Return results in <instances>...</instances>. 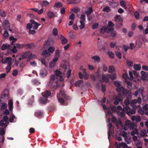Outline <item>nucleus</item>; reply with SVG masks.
Listing matches in <instances>:
<instances>
[{
    "label": "nucleus",
    "mask_w": 148,
    "mask_h": 148,
    "mask_svg": "<svg viewBox=\"0 0 148 148\" xmlns=\"http://www.w3.org/2000/svg\"><path fill=\"white\" fill-rule=\"evenodd\" d=\"M68 35L71 38H74L76 37V34L73 31L70 32L68 34Z\"/></svg>",
    "instance_id": "412c9836"
},
{
    "label": "nucleus",
    "mask_w": 148,
    "mask_h": 148,
    "mask_svg": "<svg viewBox=\"0 0 148 148\" xmlns=\"http://www.w3.org/2000/svg\"><path fill=\"white\" fill-rule=\"evenodd\" d=\"M126 63L127 65L130 67H132L133 65V63L132 61L127 60H126Z\"/></svg>",
    "instance_id": "ea45409f"
},
{
    "label": "nucleus",
    "mask_w": 148,
    "mask_h": 148,
    "mask_svg": "<svg viewBox=\"0 0 148 148\" xmlns=\"http://www.w3.org/2000/svg\"><path fill=\"white\" fill-rule=\"evenodd\" d=\"M8 94V92L7 91H4L1 95V98H3L6 97H7Z\"/></svg>",
    "instance_id": "c03bdc74"
},
{
    "label": "nucleus",
    "mask_w": 148,
    "mask_h": 148,
    "mask_svg": "<svg viewBox=\"0 0 148 148\" xmlns=\"http://www.w3.org/2000/svg\"><path fill=\"white\" fill-rule=\"evenodd\" d=\"M11 45L8 44H3L1 47V49L2 50H4L6 49H11Z\"/></svg>",
    "instance_id": "9d476101"
},
{
    "label": "nucleus",
    "mask_w": 148,
    "mask_h": 148,
    "mask_svg": "<svg viewBox=\"0 0 148 148\" xmlns=\"http://www.w3.org/2000/svg\"><path fill=\"white\" fill-rule=\"evenodd\" d=\"M84 21H80V25L79 26V28L81 29H82L85 27V24L84 23Z\"/></svg>",
    "instance_id": "a18cd8bd"
},
{
    "label": "nucleus",
    "mask_w": 148,
    "mask_h": 148,
    "mask_svg": "<svg viewBox=\"0 0 148 148\" xmlns=\"http://www.w3.org/2000/svg\"><path fill=\"white\" fill-rule=\"evenodd\" d=\"M101 32L103 33L106 32H107V27L106 26H103L100 30Z\"/></svg>",
    "instance_id": "37998d69"
},
{
    "label": "nucleus",
    "mask_w": 148,
    "mask_h": 148,
    "mask_svg": "<svg viewBox=\"0 0 148 148\" xmlns=\"http://www.w3.org/2000/svg\"><path fill=\"white\" fill-rule=\"evenodd\" d=\"M127 133L125 131H123L122 134V136L124 138L125 140H126L127 137Z\"/></svg>",
    "instance_id": "603ef678"
},
{
    "label": "nucleus",
    "mask_w": 148,
    "mask_h": 148,
    "mask_svg": "<svg viewBox=\"0 0 148 148\" xmlns=\"http://www.w3.org/2000/svg\"><path fill=\"white\" fill-rule=\"evenodd\" d=\"M107 76L110 79L112 80L116 79V75L115 73L108 74L107 75Z\"/></svg>",
    "instance_id": "2eb2a0df"
},
{
    "label": "nucleus",
    "mask_w": 148,
    "mask_h": 148,
    "mask_svg": "<svg viewBox=\"0 0 148 148\" xmlns=\"http://www.w3.org/2000/svg\"><path fill=\"white\" fill-rule=\"evenodd\" d=\"M107 33L110 34V32L114 31V29L113 27L107 26L106 27Z\"/></svg>",
    "instance_id": "5701e85b"
},
{
    "label": "nucleus",
    "mask_w": 148,
    "mask_h": 148,
    "mask_svg": "<svg viewBox=\"0 0 148 148\" xmlns=\"http://www.w3.org/2000/svg\"><path fill=\"white\" fill-rule=\"evenodd\" d=\"M42 55L43 57H46L50 56L51 54L46 49L44 50L42 52Z\"/></svg>",
    "instance_id": "ddd939ff"
},
{
    "label": "nucleus",
    "mask_w": 148,
    "mask_h": 148,
    "mask_svg": "<svg viewBox=\"0 0 148 148\" xmlns=\"http://www.w3.org/2000/svg\"><path fill=\"white\" fill-rule=\"evenodd\" d=\"M36 56L31 53L30 52L27 51L22 55V58L23 59H25L27 58L28 60H30L32 58H34Z\"/></svg>",
    "instance_id": "f03ea898"
},
{
    "label": "nucleus",
    "mask_w": 148,
    "mask_h": 148,
    "mask_svg": "<svg viewBox=\"0 0 148 148\" xmlns=\"http://www.w3.org/2000/svg\"><path fill=\"white\" fill-rule=\"evenodd\" d=\"M41 94L43 97L47 98L51 95V93L50 91L47 90L46 92H42Z\"/></svg>",
    "instance_id": "6e6552de"
},
{
    "label": "nucleus",
    "mask_w": 148,
    "mask_h": 148,
    "mask_svg": "<svg viewBox=\"0 0 148 148\" xmlns=\"http://www.w3.org/2000/svg\"><path fill=\"white\" fill-rule=\"evenodd\" d=\"M60 38L62 45H65L67 43L68 40L62 35H60Z\"/></svg>",
    "instance_id": "0eeeda50"
},
{
    "label": "nucleus",
    "mask_w": 148,
    "mask_h": 148,
    "mask_svg": "<svg viewBox=\"0 0 148 148\" xmlns=\"http://www.w3.org/2000/svg\"><path fill=\"white\" fill-rule=\"evenodd\" d=\"M62 6V4L60 2H59L55 3L54 5V7L57 8H61Z\"/></svg>",
    "instance_id": "393cba45"
},
{
    "label": "nucleus",
    "mask_w": 148,
    "mask_h": 148,
    "mask_svg": "<svg viewBox=\"0 0 148 148\" xmlns=\"http://www.w3.org/2000/svg\"><path fill=\"white\" fill-rule=\"evenodd\" d=\"M69 4H76L79 3L80 0H69Z\"/></svg>",
    "instance_id": "473e14b6"
},
{
    "label": "nucleus",
    "mask_w": 148,
    "mask_h": 148,
    "mask_svg": "<svg viewBox=\"0 0 148 148\" xmlns=\"http://www.w3.org/2000/svg\"><path fill=\"white\" fill-rule=\"evenodd\" d=\"M114 84L115 86L117 87H120L121 86L120 82L117 81H115L114 82Z\"/></svg>",
    "instance_id": "e2e57ef3"
},
{
    "label": "nucleus",
    "mask_w": 148,
    "mask_h": 148,
    "mask_svg": "<svg viewBox=\"0 0 148 148\" xmlns=\"http://www.w3.org/2000/svg\"><path fill=\"white\" fill-rule=\"evenodd\" d=\"M16 48H17L18 49H21L22 48L24 47V45H21L19 44H16Z\"/></svg>",
    "instance_id": "4d7b16f0"
},
{
    "label": "nucleus",
    "mask_w": 148,
    "mask_h": 148,
    "mask_svg": "<svg viewBox=\"0 0 148 148\" xmlns=\"http://www.w3.org/2000/svg\"><path fill=\"white\" fill-rule=\"evenodd\" d=\"M111 120L112 122L113 123H117L116 118L114 116H112Z\"/></svg>",
    "instance_id": "6e6d98bb"
},
{
    "label": "nucleus",
    "mask_w": 148,
    "mask_h": 148,
    "mask_svg": "<svg viewBox=\"0 0 148 148\" xmlns=\"http://www.w3.org/2000/svg\"><path fill=\"white\" fill-rule=\"evenodd\" d=\"M109 78L107 76H106L105 75H103L102 76V81L101 80V82H105L106 83H108L109 82Z\"/></svg>",
    "instance_id": "6ab92c4d"
},
{
    "label": "nucleus",
    "mask_w": 148,
    "mask_h": 148,
    "mask_svg": "<svg viewBox=\"0 0 148 148\" xmlns=\"http://www.w3.org/2000/svg\"><path fill=\"white\" fill-rule=\"evenodd\" d=\"M134 68L136 70H140L141 68L140 64H134Z\"/></svg>",
    "instance_id": "a878e982"
},
{
    "label": "nucleus",
    "mask_w": 148,
    "mask_h": 148,
    "mask_svg": "<svg viewBox=\"0 0 148 148\" xmlns=\"http://www.w3.org/2000/svg\"><path fill=\"white\" fill-rule=\"evenodd\" d=\"M135 124L134 123H131L128 127L131 130H133L135 127Z\"/></svg>",
    "instance_id": "49530a36"
},
{
    "label": "nucleus",
    "mask_w": 148,
    "mask_h": 148,
    "mask_svg": "<svg viewBox=\"0 0 148 148\" xmlns=\"http://www.w3.org/2000/svg\"><path fill=\"white\" fill-rule=\"evenodd\" d=\"M120 4L125 9H127V7L126 6V3L124 1H121L120 2Z\"/></svg>",
    "instance_id": "7c9ffc66"
},
{
    "label": "nucleus",
    "mask_w": 148,
    "mask_h": 148,
    "mask_svg": "<svg viewBox=\"0 0 148 148\" xmlns=\"http://www.w3.org/2000/svg\"><path fill=\"white\" fill-rule=\"evenodd\" d=\"M0 103L1 104V110H2L4 109H6L8 107V105L7 103H1V100H0Z\"/></svg>",
    "instance_id": "f3484780"
},
{
    "label": "nucleus",
    "mask_w": 148,
    "mask_h": 148,
    "mask_svg": "<svg viewBox=\"0 0 148 148\" xmlns=\"http://www.w3.org/2000/svg\"><path fill=\"white\" fill-rule=\"evenodd\" d=\"M47 100V98H41L40 100V103L45 104L46 103Z\"/></svg>",
    "instance_id": "cd10ccee"
},
{
    "label": "nucleus",
    "mask_w": 148,
    "mask_h": 148,
    "mask_svg": "<svg viewBox=\"0 0 148 148\" xmlns=\"http://www.w3.org/2000/svg\"><path fill=\"white\" fill-rule=\"evenodd\" d=\"M123 88L122 87L120 86L117 87V88L116 89V91L117 92H119L121 91H122Z\"/></svg>",
    "instance_id": "774afa93"
},
{
    "label": "nucleus",
    "mask_w": 148,
    "mask_h": 148,
    "mask_svg": "<svg viewBox=\"0 0 148 148\" xmlns=\"http://www.w3.org/2000/svg\"><path fill=\"white\" fill-rule=\"evenodd\" d=\"M130 91L123 88L122 90L123 94V95H127L129 93Z\"/></svg>",
    "instance_id": "c756f323"
},
{
    "label": "nucleus",
    "mask_w": 148,
    "mask_h": 148,
    "mask_svg": "<svg viewBox=\"0 0 148 148\" xmlns=\"http://www.w3.org/2000/svg\"><path fill=\"white\" fill-rule=\"evenodd\" d=\"M53 34L55 36H56L58 35V30L57 28H54L53 30Z\"/></svg>",
    "instance_id": "bf43d9fd"
},
{
    "label": "nucleus",
    "mask_w": 148,
    "mask_h": 148,
    "mask_svg": "<svg viewBox=\"0 0 148 148\" xmlns=\"http://www.w3.org/2000/svg\"><path fill=\"white\" fill-rule=\"evenodd\" d=\"M116 56L119 59H121V54L120 52L118 51L115 52Z\"/></svg>",
    "instance_id": "8fccbe9b"
},
{
    "label": "nucleus",
    "mask_w": 148,
    "mask_h": 148,
    "mask_svg": "<svg viewBox=\"0 0 148 148\" xmlns=\"http://www.w3.org/2000/svg\"><path fill=\"white\" fill-rule=\"evenodd\" d=\"M3 25L4 26V28L5 29L10 27V25L9 21L7 20H5L3 22Z\"/></svg>",
    "instance_id": "f8f14e48"
},
{
    "label": "nucleus",
    "mask_w": 148,
    "mask_h": 148,
    "mask_svg": "<svg viewBox=\"0 0 148 148\" xmlns=\"http://www.w3.org/2000/svg\"><path fill=\"white\" fill-rule=\"evenodd\" d=\"M113 99L114 100H117L119 102H121L122 101V99L120 98L118 96H113Z\"/></svg>",
    "instance_id": "f704fd0d"
},
{
    "label": "nucleus",
    "mask_w": 148,
    "mask_h": 148,
    "mask_svg": "<svg viewBox=\"0 0 148 148\" xmlns=\"http://www.w3.org/2000/svg\"><path fill=\"white\" fill-rule=\"evenodd\" d=\"M145 72L143 71H142L141 72V73L142 75L141 77L142 79H145L147 77L145 76L146 75H145Z\"/></svg>",
    "instance_id": "864d4df0"
},
{
    "label": "nucleus",
    "mask_w": 148,
    "mask_h": 148,
    "mask_svg": "<svg viewBox=\"0 0 148 148\" xmlns=\"http://www.w3.org/2000/svg\"><path fill=\"white\" fill-rule=\"evenodd\" d=\"M12 60L11 58L10 57H7L5 61L4 62H3V63H5V62H8V64L10 63L12 64L11 61Z\"/></svg>",
    "instance_id": "72a5a7b5"
},
{
    "label": "nucleus",
    "mask_w": 148,
    "mask_h": 148,
    "mask_svg": "<svg viewBox=\"0 0 148 148\" xmlns=\"http://www.w3.org/2000/svg\"><path fill=\"white\" fill-rule=\"evenodd\" d=\"M30 22L33 24V28L34 29L36 30L38 28V26L40 25V24L35 21L34 20L31 19Z\"/></svg>",
    "instance_id": "20e7f679"
},
{
    "label": "nucleus",
    "mask_w": 148,
    "mask_h": 148,
    "mask_svg": "<svg viewBox=\"0 0 148 148\" xmlns=\"http://www.w3.org/2000/svg\"><path fill=\"white\" fill-rule=\"evenodd\" d=\"M108 54L109 56L111 58H114V54L112 51H109L108 52Z\"/></svg>",
    "instance_id": "09e8293b"
},
{
    "label": "nucleus",
    "mask_w": 148,
    "mask_h": 148,
    "mask_svg": "<svg viewBox=\"0 0 148 148\" xmlns=\"http://www.w3.org/2000/svg\"><path fill=\"white\" fill-rule=\"evenodd\" d=\"M24 47L25 48H28L29 49H31L33 47H34V45L32 43L29 44H26L24 45Z\"/></svg>",
    "instance_id": "b1692460"
},
{
    "label": "nucleus",
    "mask_w": 148,
    "mask_h": 148,
    "mask_svg": "<svg viewBox=\"0 0 148 148\" xmlns=\"http://www.w3.org/2000/svg\"><path fill=\"white\" fill-rule=\"evenodd\" d=\"M7 15V12L5 11H3L2 12H0V16H1L5 17Z\"/></svg>",
    "instance_id": "13d9d810"
},
{
    "label": "nucleus",
    "mask_w": 148,
    "mask_h": 148,
    "mask_svg": "<svg viewBox=\"0 0 148 148\" xmlns=\"http://www.w3.org/2000/svg\"><path fill=\"white\" fill-rule=\"evenodd\" d=\"M58 100L59 102L62 105H63L64 103L65 100L64 99H63L62 97L58 98Z\"/></svg>",
    "instance_id": "de8ad7c7"
},
{
    "label": "nucleus",
    "mask_w": 148,
    "mask_h": 148,
    "mask_svg": "<svg viewBox=\"0 0 148 148\" xmlns=\"http://www.w3.org/2000/svg\"><path fill=\"white\" fill-rule=\"evenodd\" d=\"M136 111L135 110L133 109H130L129 111L127 112V114L128 115H130L131 114H134L135 113Z\"/></svg>",
    "instance_id": "58836bf2"
},
{
    "label": "nucleus",
    "mask_w": 148,
    "mask_h": 148,
    "mask_svg": "<svg viewBox=\"0 0 148 148\" xmlns=\"http://www.w3.org/2000/svg\"><path fill=\"white\" fill-rule=\"evenodd\" d=\"M43 112L42 111H38L35 112L34 113L35 116L38 117H41L43 116Z\"/></svg>",
    "instance_id": "1a4fd4ad"
},
{
    "label": "nucleus",
    "mask_w": 148,
    "mask_h": 148,
    "mask_svg": "<svg viewBox=\"0 0 148 148\" xmlns=\"http://www.w3.org/2000/svg\"><path fill=\"white\" fill-rule=\"evenodd\" d=\"M12 65V64L9 63V64H8V65L7 67L6 68V73H9L11 69V66Z\"/></svg>",
    "instance_id": "e433bc0d"
},
{
    "label": "nucleus",
    "mask_w": 148,
    "mask_h": 148,
    "mask_svg": "<svg viewBox=\"0 0 148 148\" xmlns=\"http://www.w3.org/2000/svg\"><path fill=\"white\" fill-rule=\"evenodd\" d=\"M119 145L121 147H122L123 148H127L128 147L127 145L124 142H122L121 143H119Z\"/></svg>",
    "instance_id": "79ce46f5"
},
{
    "label": "nucleus",
    "mask_w": 148,
    "mask_h": 148,
    "mask_svg": "<svg viewBox=\"0 0 148 148\" xmlns=\"http://www.w3.org/2000/svg\"><path fill=\"white\" fill-rule=\"evenodd\" d=\"M120 1L121 0H112L110 5L112 6L113 4H114V6L116 7L119 1Z\"/></svg>",
    "instance_id": "dca6fc26"
},
{
    "label": "nucleus",
    "mask_w": 148,
    "mask_h": 148,
    "mask_svg": "<svg viewBox=\"0 0 148 148\" xmlns=\"http://www.w3.org/2000/svg\"><path fill=\"white\" fill-rule=\"evenodd\" d=\"M110 36L112 38H114L116 37V34L115 31L112 32H110Z\"/></svg>",
    "instance_id": "69168bd1"
},
{
    "label": "nucleus",
    "mask_w": 148,
    "mask_h": 148,
    "mask_svg": "<svg viewBox=\"0 0 148 148\" xmlns=\"http://www.w3.org/2000/svg\"><path fill=\"white\" fill-rule=\"evenodd\" d=\"M92 59L94 60L95 62L99 63L101 60L100 58L98 56H95L92 57Z\"/></svg>",
    "instance_id": "4468645a"
},
{
    "label": "nucleus",
    "mask_w": 148,
    "mask_h": 148,
    "mask_svg": "<svg viewBox=\"0 0 148 148\" xmlns=\"http://www.w3.org/2000/svg\"><path fill=\"white\" fill-rule=\"evenodd\" d=\"M55 48L54 47L50 46L48 49V51L50 53H53L55 51Z\"/></svg>",
    "instance_id": "c9c22d12"
},
{
    "label": "nucleus",
    "mask_w": 148,
    "mask_h": 148,
    "mask_svg": "<svg viewBox=\"0 0 148 148\" xmlns=\"http://www.w3.org/2000/svg\"><path fill=\"white\" fill-rule=\"evenodd\" d=\"M83 81L81 80L77 81L76 82L75 85V86L77 87H79L81 83H83Z\"/></svg>",
    "instance_id": "2f4dec72"
},
{
    "label": "nucleus",
    "mask_w": 148,
    "mask_h": 148,
    "mask_svg": "<svg viewBox=\"0 0 148 148\" xmlns=\"http://www.w3.org/2000/svg\"><path fill=\"white\" fill-rule=\"evenodd\" d=\"M47 15L49 18H53L55 16L54 12L51 11H49L48 12Z\"/></svg>",
    "instance_id": "4be33fe9"
},
{
    "label": "nucleus",
    "mask_w": 148,
    "mask_h": 148,
    "mask_svg": "<svg viewBox=\"0 0 148 148\" xmlns=\"http://www.w3.org/2000/svg\"><path fill=\"white\" fill-rule=\"evenodd\" d=\"M115 69L114 67L113 66H110L109 67L108 72L110 73H112L115 71Z\"/></svg>",
    "instance_id": "bb28decb"
},
{
    "label": "nucleus",
    "mask_w": 148,
    "mask_h": 148,
    "mask_svg": "<svg viewBox=\"0 0 148 148\" xmlns=\"http://www.w3.org/2000/svg\"><path fill=\"white\" fill-rule=\"evenodd\" d=\"M33 27V24L31 23H28L27 25V29H30Z\"/></svg>",
    "instance_id": "3c124183"
},
{
    "label": "nucleus",
    "mask_w": 148,
    "mask_h": 148,
    "mask_svg": "<svg viewBox=\"0 0 148 148\" xmlns=\"http://www.w3.org/2000/svg\"><path fill=\"white\" fill-rule=\"evenodd\" d=\"M16 118L14 115H12V116H10V117L9 121L10 122L13 123L14 122H15L16 121H13L14 119H16Z\"/></svg>",
    "instance_id": "4c0bfd02"
},
{
    "label": "nucleus",
    "mask_w": 148,
    "mask_h": 148,
    "mask_svg": "<svg viewBox=\"0 0 148 148\" xmlns=\"http://www.w3.org/2000/svg\"><path fill=\"white\" fill-rule=\"evenodd\" d=\"M137 91H138V93L141 94L142 95H143V92L144 91V88L143 87H141L138 89Z\"/></svg>",
    "instance_id": "680f3d73"
},
{
    "label": "nucleus",
    "mask_w": 148,
    "mask_h": 148,
    "mask_svg": "<svg viewBox=\"0 0 148 148\" xmlns=\"http://www.w3.org/2000/svg\"><path fill=\"white\" fill-rule=\"evenodd\" d=\"M75 18V14L72 13L69 16V19L71 20H74Z\"/></svg>",
    "instance_id": "0e129e2a"
},
{
    "label": "nucleus",
    "mask_w": 148,
    "mask_h": 148,
    "mask_svg": "<svg viewBox=\"0 0 148 148\" xmlns=\"http://www.w3.org/2000/svg\"><path fill=\"white\" fill-rule=\"evenodd\" d=\"M32 82L34 84L36 85H38L40 84V82L36 80V79H33L32 80Z\"/></svg>",
    "instance_id": "a19ab883"
},
{
    "label": "nucleus",
    "mask_w": 148,
    "mask_h": 148,
    "mask_svg": "<svg viewBox=\"0 0 148 148\" xmlns=\"http://www.w3.org/2000/svg\"><path fill=\"white\" fill-rule=\"evenodd\" d=\"M112 127V124L111 123H110L108 125V127L109 129L108 132V138L109 140L110 139V134L111 133V128Z\"/></svg>",
    "instance_id": "9b49d317"
},
{
    "label": "nucleus",
    "mask_w": 148,
    "mask_h": 148,
    "mask_svg": "<svg viewBox=\"0 0 148 148\" xmlns=\"http://www.w3.org/2000/svg\"><path fill=\"white\" fill-rule=\"evenodd\" d=\"M50 79V81L48 83V85H49L51 84V88L56 90L59 87L60 85L58 84V79H54L53 80H51V78Z\"/></svg>",
    "instance_id": "f257e3e1"
},
{
    "label": "nucleus",
    "mask_w": 148,
    "mask_h": 148,
    "mask_svg": "<svg viewBox=\"0 0 148 148\" xmlns=\"http://www.w3.org/2000/svg\"><path fill=\"white\" fill-rule=\"evenodd\" d=\"M110 8L109 7L107 6L106 7L104 8L103 9V11L104 12H109L110 11Z\"/></svg>",
    "instance_id": "5fc2aeb1"
},
{
    "label": "nucleus",
    "mask_w": 148,
    "mask_h": 148,
    "mask_svg": "<svg viewBox=\"0 0 148 148\" xmlns=\"http://www.w3.org/2000/svg\"><path fill=\"white\" fill-rule=\"evenodd\" d=\"M5 134V131L4 129L2 127L0 128V135H3Z\"/></svg>",
    "instance_id": "338daca9"
},
{
    "label": "nucleus",
    "mask_w": 148,
    "mask_h": 148,
    "mask_svg": "<svg viewBox=\"0 0 148 148\" xmlns=\"http://www.w3.org/2000/svg\"><path fill=\"white\" fill-rule=\"evenodd\" d=\"M125 83L127 85L128 88L129 89H131L132 85V82L130 81H129L127 80H125Z\"/></svg>",
    "instance_id": "c85d7f7f"
},
{
    "label": "nucleus",
    "mask_w": 148,
    "mask_h": 148,
    "mask_svg": "<svg viewBox=\"0 0 148 148\" xmlns=\"http://www.w3.org/2000/svg\"><path fill=\"white\" fill-rule=\"evenodd\" d=\"M114 21L116 22H119V26H122L121 23L123 21V20L119 15H116L114 17Z\"/></svg>",
    "instance_id": "39448f33"
},
{
    "label": "nucleus",
    "mask_w": 148,
    "mask_h": 148,
    "mask_svg": "<svg viewBox=\"0 0 148 148\" xmlns=\"http://www.w3.org/2000/svg\"><path fill=\"white\" fill-rule=\"evenodd\" d=\"M8 104L9 109L11 111L13 108V102L12 99H10L9 100Z\"/></svg>",
    "instance_id": "a211bd4d"
},
{
    "label": "nucleus",
    "mask_w": 148,
    "mask_h": 148,
    "mask_svg": "<svg viewBox=\"0 0 148 148\" xmlns=\"http://www.w3.org/2000/svg\"><path fill=\"white\" fill-rule=\"evenodd\" d=\"M47 71L46 69H42L40 71V75L41 77H44L47 75Z\"/></svg>",
    "instance_id": "423d86ee"
},
{
    "label": "nucleus",
    "mask_w": 148,
    "mask_h": 148,
    "mask_svg": "<svg viewBox=\"0 0 148 148\" xmlns=\"http://www.w3.org/2000/svg\"><path fill=\"white\" fill-rule=\"evenodd\" d=\"M138 134V130L136 129H135L134 131L132 132L131 133V135L134 136L136 134Z\"/></svg>",
    "instance_id": "052dcab7"
},
{
    "label": "nucleus",
    "mask_w": 148,
    "mask_h": 148,
    "mask_svg": "<svg viewBox=\"0 0 148 148\" xmlns=\"http://www.w3.org/2000/svg\"><path fill=\"white\" fill-rule=\"evenodd\" d=\"M69 69V63H66L63 65L62 67V69L64 71H66L67 70Z\"/></svg>",
    "instance_id": "aec40b11"
},
{
    "label": "nucleus",
    "mask_w": 148,
    "mask_h": 148,
    "mask_svg": "<svg viewBox=\"0 0 148 148\" xmlns=\"http://www.w3.org/2000/svg\"><path fill=\"white\" fill-rule=\"evenodd\" d=\"M55 75H52L50 76V78H51V80H53L54 79H57L59 80V77L61 75V72L58 69L55 71Z\"/></svg>",
    "instance_id": "7ed1b4c3"
}]
</instances>
